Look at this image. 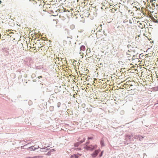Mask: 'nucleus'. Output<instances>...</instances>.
Listing matches in <instances>:
<instances>
[{"mask_svg": "<svg viewBox=\"0 0 158 158\" xmlns=\"http://www.w3.org/2000/svg\"><path fill=\"white\" fill-rule=\"evenodd\" d=\"M89 143V141H87L85 144V146L83 148L87 150H89L92 151L93 150L97 148V145H90L89 146H88L87 145Z\"/></svg>", "mask_w": 158, "mask_h": 158, "instance_id": "f257e3e1", "label": "nucleus"}, {"mask_svg": "<svg viewBox=\"0 0 158 158\" xmlns=\"http://www.w3.org/2000/svg\"><path fill=\"white\" fill-rule=\"evenodd\" d=\"M125 140L127 142L128 141L129 143H131V141H133V138H131V135L128 134H126L125 136Z\"/></svg>", "mask_w": 158, "mask_h": 158, "instance_id": "f03ea898", "label": "nucleus"}, {"mask_svg": "<svg viewBox=\"0 0 158 158\" xmlns=\"http://www.w3.org/2000/svg\"><path fill=\"white\" fill-rule=\"evenodd\" d=\"M39 148V146H38L37 148L35 147L34 146H33L27 148V150L28 151H34L35 150L38 149Z\"/></svg>", "mask_w": 158, "mask_h": 158, "instance_id": "7ed1b4c3", "label": "nucleus"}, {"mask_svg": "<svg viewBox=\"0 0 158 158\" xmlns=\"http://www.w3.org/2000/svg\"><path fill=\"white\" fill-rule=\"evenodd\" d=\"M100 151L99 149L95 150L93 153L91 154L92 157H95L98 155L99 152Z\"/></svg>", "mask_w": 158, "mask_h": 158, "instance_id": "20e7f679", "label": "nucleus"}, {"mask_svg": "<svg viewBox=\"0 0 158 158\" xmlns=\"http://www.w3.org/2000/svg\"><path fill=\"white\" fill-rule=\"evenodd\" d=\"M2 50L4 52H5L4 53L5 55L7 56L9 54V52L8 51V49L7 48H4L2 49Z\"/></svg>", "mask_w": 158, "mask_h": 158, "instance_id": "39448f33", "label": "nucleus"}, {"mask_svg": "<svg viewBox=\"0 0 158 158\" xmlns=\"http://www.w3.org/2000/svg\"><path fill=\"white\" fill-rule=\"evenodd\" d=\"M3 129H4L6 130H9L10 128V127L8 125H4L2 127Z\"/></svg>", "mask_w": 158, "mask_h": 158, "instance_id": "423d86ee", "label": "nucleus"}, {"mask_svg": "<svg viewBox=\"0 0 158 158\" xmlns=\"http://www.w3.org/2000/svg\"><path fill=\"white\" fill-rule=\"evenodd\" d=\"M55 151V150L54 149H50L47 153V155L48 156H50L51 154V153Z\"/></svg>", "mask_w": 158, "mask_h": 158, "instance_id": "0eeeda50", "label": "nucleus"}, {"mask_svg": "<svg viewBox=\"0 0 158 158\" xmlns=\"http://www.w3.org/2000/svg\"><path fill=\"white\" fill-rule=\"evenodd\" d=\"M100 144L101 147H103L105 146L104 144V139H101L100 140Z\"/></svg>", "mask_w": 158, "mask_h": 158, "instance_id": "6e6552de", "label": "nucleus"}, {"mask_svg": "<svg viewBox=\"0 0 158 158\" xmlns=\"http://www.w3.org/2000/svg\"><path fill=\"white\" fill-rule=\"evenodd\" d=\"M30 143H28L27 144H25V145H24L23 146H21V147H18V148H17L18 149H19V148H20L21 149H27V148H25V147L26 146H27V145L29 144Z\"/></svg>", "mask_w": 158, "mask_h": 158, "instance_id": "1a4fd4ad", "label": "nucleus"}, {"mask_svg": "<svg viewBox=\"0 0 158 158\" xmlns=\"http://www.w3.org/2000/svg\"><path fill=\"white\" fill-rule=\"evenodd\" d=\"M80 143L79 142H78L76 143H74V146L75 147H78L80 145Z\"/></svg>", "mask_w": 158, "mask_h": 158, "instance_id": "9d476101", "label": "nucleus"}, {"mask_svg": "<svg viewBox=\"0 0 158 158\" xmlns=\"http://www.w3.org/2000/svg\"><path fill=\"white\" fill-rule=\"evenodd\" d=\"M126 39H122L121 40H120V43L122 44H124L125 43V42H126Z\"/></svg>", "mask_w": 158, "mask_h": 158, "instance_id": "9b49d317", "label": "nucleus"}, {"mask_svg": "<svg viewBox=\"0 0 158 158\" xmlns=\"http://www.w3.org/2000/svg\"><path fill=\"white\" fill-rule=\"evenodd\" d=\"M81 51H84L85 49V47L84 45H82L80 48Z\"/></svg>", "mask_w": 158, "mask_h": 158, "instance_id": "f8f14e48", "label": "nucleus"}, {"mask_svg": "<svg viewBox=\"0 0 158 158\" xmlns=\"http://www.w3.org/2000/svg\"><path fill=\"white\" fill-rule=\"evenodd\" d=\"M152 90L155 91H158V85L157 86L153 87Z\"/></svg>", "mask_w": 158, "mask_h": 158, "instance_id": "ddd939ff", "label": "nucleus"}, {"mask_svg": "<svg viewBox=\"0 0 158 158\" xmlns=\"http://www.w3.org/2000/svg\"><path fill=\"white\" fill-rule=\"evenodd\" d=\"M139 140L140 141L142 140V139L144 138L145 136H141L139 135Z\"/></svg>", "mask_w": 158, "mask_h": 158, "instance_id": "4468645a", "label": "nucleus"}, {"mask_svg": "<svg viewBox=\"0 0 158 158\" xmlns=\"http://www.w3.org/2000/svg\"><path fill=\"white\" fill-rule=\"evenodd\" d=\"M87 111L89 112H91L92 111V109L91 108H87Z\"/></svg>", "mask_w": 158, "mask_h": 158, "instance_id": "2eb2a0df", "label": "nucleus"}, {"mask_svg": "<svg viewBox=\"0 0 158 158\" xmlns=\"http://www.w3.org/2000/svg\"><path fill=\"white\" fill-rule=\"evenodd\" d=\"M134 138L135 139H139V135H135L134 136Z\"/></svg>", "mask_w": 158, "mask_h": 158, "instance_id": "dca6fc26", "label": "nucleus"}, {"mask_svg": "<svg viewBox=\"0 0 158 158\" xmlns=\"http://www.w3.org/2000/svg\"><path fill=\"white\" fill-rule=\"evenodd\" d=\"M39 148H40V147ZM40 148V150H38V149H37V150H37L36 152H38L39 153H40V152L41 151V149H46V148Z\"/></svg>", "mask_w": 158, "mask_h": 158, "instance_id": "f3484780", "label": "nucleus"}, {"mask_svg": "<svg viewBox=\"0 0 158 158\" xmlns=\"http://www.w3.org/2000/svg\"><path fill=\"white\" fill-rule=\"evenodd\" d=\"M61 103L60 102H58L57 104V107L59 108L60 107Z\"/></svg>", "mask_w": 158, "mask_h": 158, "instance_id": "a211bd4d", "label": "nucleus"}, {"mask_svg": "<svg viewBox=\"0 0 158 158\" xmlns=\"http://www.w3.org/2000/svg\"><path fill=\"white\" fill-rule=\"evenodd\" d=\"M87 139L88 140H91L94 139V138L93 137H88Z\"/></svg>", "mask_w": 158, "mask_h": 158, "instance_id": "6ab92c4d", "label": "nucleus"}, {"mask_svg": "<svg viewBox=\"0 0 158 158\" xmlns=\"http://www.w3.org/2000/svg\"><path fill=\"white\" fill-rule=\"evenodd\" d=\"M153 22H154L155 23H157L158 22V21L155 19L154 17H153Z\"/></svg>", "mask_w": 158, "mask_h": 158, "instance_id": "aec40b11", "label": "nucleus"}, {"mask_svg": "<svg viewBox=\"0 0 158 158\" xmlns=\"http://www.w3.org/2000/svg\"><path fill=\"white\" fill-rule=\"evenodd\" d=\"M78 142L80 143V144H81V143H82L83 142L82 140H79V139H78Z\"/></svg>", "mask_w": 158, "mask_h": 158, "instance_id": "412c9836", "label": "nucleus"}, {"mask_svg": "<svg viewBox=\"0 0 158 158\" xmlns=\"http://www.w3.org/2000/svg\"><path fill=\"white\" fill-rule=\"evenodd\" d=\"M74 156L75 157V158H78V156L77 154H74Z\"/></svg>", "mask_w": 158, "mask_h": 158, "instance_id": "4be33fe9", "label": "nucleus"}, {"mask_svg": "<svg viewBox=\"0 0 158 158\" xmlns=\"http://www.w3.org/2000/svg\"><path fill=\"white\" fill-rule=\"evenodd\" d=\"M103 153V151H102L101 152V153L99 154V156L100 157H101Z\"/></svg>", "mask_w": 158, "mask_h": 158, "instance_id": "5701e85b", "label": "nucleus"}, {"mask_svg": "<svg viewBox=\"0 0 158 158\" xmlns=\"http://www.w3.org/2000/svg\"><path fill=\"white\" fill-rule=\"evenodd\" d=\"M0 154H1V155H4L6 154V153H5V152H1Z\"/></svg>", "mask_w": 158, "mask_h": 158, "instance_id": "b1692460", "label": "nucleus"}, {"mask_svg": "<svg viewBox=\"0 0 158 158\" xmlns=\"http://www.w3.org/2000/svg\"><path fill=\"white\" fill-rule=\"evenodd\" d=\"M43 157V156H37V158H41Z\"/></svg>", "mask_w": 158, "mask_h": 158, "instance_id": "393cba45", "label": "nucleus"}, {"mask_svg": "<svg viewBox=\"0 0 158 158\" xmlns=\"http://www.w3.org/2000/svg\"><path fill=\"white\" fill-rule=\"evenodd\" d=\"M110 11H111L112 13H114L115 12L114 11H113V10L112 9H110Z\"/></svg>", "mask_w": 158, "mask_h": 158, "instance_id": "a878e982", "label": "nucleus"}, {"mask_svg": "<svg viewBox=\"0 0 158 158\" xmlns=\"http://www.w3.org/2000/svg\"><path fill=\"white\" fill-rule=\"evenodd\" d=\"M71 158H75V157L74 156V155L71 156Z\"/></svg>", "mask_w": 158, "mask_h": 158, "instance_id": "bb28decb", "label": "nucleus"}, {"mask_svg": "<svg viewBox=\"0 0 158 158\" xmlns=\"http://www.w3.org/2000/svg\"><path fill=\"white\" fill-rule=\"evenodd\" d=\"M77 150H78V151L80 150H81V148H77V149H76Z\"/></svg>", "mask_w": 158, "mask_h": 158, "instance_id": "cd10ccee", "label": "nucleus"}, {"mask_svg": "<svg viewBox=\"0 0 158 158\" xmlns=\"http://www.w3.org/2000/svg\"><path fill=\"white\" fill-rule=\"evenodd\" d=\"M32 158H37V156H34L33 157H32Z\"/></svg>", "mask_w": 158, "mask_h": 158, "instance_id": "c85d7f7f", "label": "nucleus"}, {"mask_svg": "<svg viewBox=\"0 0 158 158\" xmlns=\"http://www.w3.org/2000/svg\"><path fill=\"white\" fill-rule=\"evenodd\" d=\"M48 150H49V149L46 148L45 151H47Z\"/></svg>", "mask_w": 158, "mask_h": 158, "instance_id": "c756f323", "label": "nucleus"}, {"mask_svg": "<svg viewBox=\"0 0 158 158\" xmlns=\"http://www.w3.org/2000/svg\"><path fill=\"white\" fill-rule=\"evenodd\" d=\"M85 138H84L82 140L83 141V142H84L85 141Z\"/></svg>", "mask_w": 158, "mask_h": 158, "instance_id": "7c9ffc66", "label": "nucleus"}, {"mask_svg": "<svg viewBox=\"0 0 158 158\" xmlns=\"http://www.w3.org/2000/svg\"><path fill=\"white\" fill-rule=\"evenodd\" d=\"M42 76H40L39 77H38V78H42Z\"/></svg>", "mask_w": 158, "mask_h": 158, "instance_id": "2f4dec72", "label": "nucleus"}, {"mask_svg": "<svg viewBox=\"0 0 158 158\" xmlns=\"http://www.w3.org/2000/svg\"><path fill=\"white\" fill-rule=\"evenodd\" d=\"M37 2L36 1H34L33 2V4H35V3H37Z\"/></svg>", "mask_w": 158, "mask_h": 158, "instance_id": "473e14b6", "label": "nucleus"}, {"mask_svg": "<svg viewBox=\"0 0 158 158\" xmlns=\"http://www.w3.org/2000/svg\"><path fill=\"white\" fill-rule=\"evenodd\" d=\"M94 32H93V30H92V33H94Z\"/></svg>", "mask_w": 158, "mask_h": 158, "instance_id": "72a5a7b5", "label": "nucleus"}, {"mask_svg": "<svg viewBox=\"0 0 158 158\" xmlns=\"http://www.w3.org/2000/svg\"><path fill=\"white\" fill-rule=\"evenodd\" d=\"M131 137H133V135L132 134H131Z\"/></svg>", "mask_w": 158, "mask_h": 158, "instance_id": "f704fd0d", "label": "nucleus"}, {"mask_svg": "<svg viewBox=\"0 0 158 158\" xmlns=\"http://www.w3.org/2000/svg\"><path fill=\"white\" fill-rule=\"evenodd\" d=\"M77 155H79L80 156H81V154H79L78 153H77Z\"/></svg>", "mask_w": 158, "mask_h": 158, "instance_id": "c9c22d12", "label": "nucleus"}, {"mask_svg": "<svg viewBox=\"0 0 158 158\" xmlns=\"http://www.w3.org/2000/svg\"><path fill=\"white\" fill-rule=\"evenodd\" d=\"M138 38V37H136L135 38V39H137Z\"/></svg>", "mask_w": 158, "mask_h": 158, "instance_id": "e433bc0d", "label": "nucleus"}, {"mask_svg": "<svg viewBox=\"0 0 158 158\" xmlns=\"http://www.w3.org/2000/svg\"><path fill=\"white\" fill-rule=\"evenodd\" d=\"M67 38H69L70 39H71V38L70 37H67Z\"/></svg>", "mask_w": 158, "mask_h": 158, "instance_id": "4c0bfd02", "label": "nucleus"}, {"mask_svg": "<svg viewBox=\"0 0 158 158\" xmlns=\"http://www.w3.org/2000/svg\"><path fill=\"white\" fill-rule=\"evenodd\" d=\"M2 2L0 0V4Z\"/></svg>", "mask_w": 158, "mask_h": 158, "instance_id": "58836bf2", "label": "nucleus"}, {"mask_svg": "<svg viewBox=\"0 0 158 158\" xmlns=\"http://www.w3.org/2000/svg\"><path fill=\"white\" fill-rule=\"evenodd\" d=\"M75 62H77V61L76 60H74Z\"/></svg>", "mask_w": 158, "mask_h": 158, "instance_id": "ea45409f", "label": "nucleus"}, {"mask_svg": "<svg viewBox=\"0 0 158 158\" xmlns=\"http://www.w3.org/2000/svg\"><path fill=\"white\" fill-rule=\"evenodd\" d=\"M153 0L156 1V0Z\"/></svg>", "mask_w": 158, "mask_h": 158, "instance_id": "a19ab883", "label": "nucleus"}, {"mask_svg": "<svg viewBox=\"0 0 158 158\" xmlns=\"http://www.w3.org/2000/svg\"><path fill=\"white\" fill-rule=\"evenodd\" d=\"M114 11H116V10L115 9H114Z\"/></svg>", "mask_w": 158, "mask_h": 158, "instance_id": "79ce46f5", "label": "nucleus"}, {"mask_svg": "<svg viewBox=\"0 0 158 158\" xmlns=\"http://www.w3.org/2000/svg\"><path fill=\"white\" fill-rule=\"evenodd\" d=\"M27 148V146L25 147V148Z\"/></svg>", "mask_w": 158, "mask_h": 158, "instance_id": "37998d69", "label": "nucleus"}, {"mask_svg": "<svg viewBox=\"0 0 158 158\" xmlns=\"http://www.w3.org/2000/svg\"><path fill=\"white\" fill-rule=\"evenodd\" d=\"M73 64H74V62H73Z\"/></svg>", "mask_w": 158, "mask_h": 158, "instance_id": "c03bdc74", "label": "nucleus"}, {"mask_svg": "<svg viewBox=\"0 0 158 158\" xmlns=\"http://www.w3.org/2000/svg\"><path fill=\"white\" fill-rule=\"evenodd\" d=\"M31 0H29L30 1H31Z\"/></svg>", "mask_w": 158, "mask_h": 158, "instance_id": "a18cd8bd", "label": "nucleus"}]
</instances>
